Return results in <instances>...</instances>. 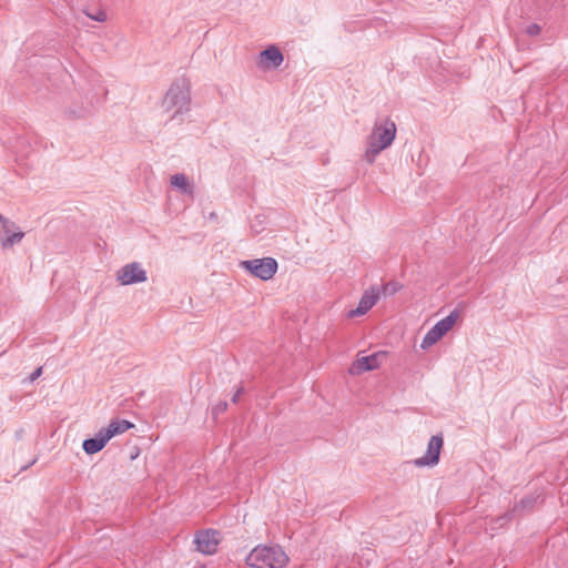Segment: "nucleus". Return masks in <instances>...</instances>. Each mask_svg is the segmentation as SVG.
Returning a JSON list of instances; mask_svg holds the SVG:
<instances>
[{
    "instance_id": "obj_2",
    "label": "nucleus",
    "mask_w": 568,
    "mask_h": 568,
    "mask_svg": "<svg viewBox=\"0 0 568 568\" xmlns=\"http://www.w3.org/2000/svg\"><path fill=\"white\" fill-rule=\"evenodd\" d=\"M288 557L281 546L257 545L245 558V564L252 568H283Z\"/></svg>"
},
{
    "instance_id": "obj_3",
    "label": "nucleus",
    "mask_w": 568,
    "mask_h": 568,
    "mask_svg": "<svg viewBox=\"0 0 568 568\" xmlns=\"http://www.w3.org/2000/svg\"><path fill=\"white\" fill-rule=\"evenodd\" d=\"M190 103V82L186 78H180L174 81L162 101V105L166 111L175 109L172 119L189 112Z\"/></svg>"
},
{
    "instance_id": "obj_13",
    "label": "nucleus",
    "mask_w": 568,
    "mask_h": 568,
    "mask_svg": "<svg viewBox=\"0 0 568 568\" xmlns=\"http://www.w3.org/2000/svg\"><path fill=\"white\" fill-rule=\"evenodd\" d=\"M109 443L108 437L100 429L94 437H90L83 440L82 449L87 455H94L101 452Z\"/></svg>"
},
{
    "instance_id": "obj_24",
    "label": "nucleus",
    "mask_w": 568,
    "mask_h": 568,
    "mask_svg": "<svg viewBox=\"0 0 568 568\" xmlns=\"http://www.w3.org/2000/svg\"><path fill=\"white\" fill-rule=\"evenodd\" d=\"M64 113H65L67 118H69V119H75V118H82L83 116L82 113H77L73 110H65Z\"/></svg>"
},
{
    "instance_id": "obj_21",
    "label": "nucleus",
    "mask_w": 568,
    "mask_h": 568,
    "mask_svg": "<svg viewBox=\"0 0 568 568\" xmlns=\"http://www.w3.org/2000/svg\"><path fill=\"white\" fill-rule=\"evenodd\" d=\"M87 16L98 22H103L106 20V13L103 10H98L94 14L87 13Z\"/></svg>"
},
{
    "instance_id": "obj_14",
    "label": "nucleus",
    "mask_w": 568,
    "mask_h": 568,
    "mask_svg": "<svg viewBox=\"0 0 568 568\" xmlns=\"http://www.w3.org/2000/svg\"><path fill=\"white\" fill-rule=\"evenodd\" d=\"M134 424L126 419H112L106 427H102L101 430L108 437L112 439L114 436L120 435L133 428Z\"/></svg>"
},
{
    "instance_id": "obj_17",
    "label": "nucleus",
    "mask_w": 568,
    "mask_h": 568,
    "mask_svg": "<svg viewBox=\"0 0 568 568\" xmlns=\"http://www.w3.org/2000/svg\"><path fill=\"white\" fill-rule=\"evenodd\" d=\"M384 295H394L403 288V285L398 282L390 281L383 285Z\"/></svg>"
},
{
    "instance_id": "obj_9",
    "label": "nucleus",
    "mask_w": 568,
    "mask_h": 568,
    "mask_svg": "<svg viewBox=\"0 0 568 568\" xmlns=\"http://www.w3.org/2000/svg\"><path fill=\"white\" fill-rule=\"evenodd\" d=\"M444 445V439L442 435H434L430 437L427 450L425 455L420 458H417L414 460V464L417 467H424V466H435L439 462L440 450Z\"/></svg>"
},
{
    "instance_id": "obj_20",
    "label": "nucleus",
    "mask_w": 568,
    "mask_h": 568,
    "mask_svg": "<svg viewBox=\"0 0 568 568\" xmlns=\"http://www.w3.org/2000/svg\"><path fill=\"white\" fill-rule=\"evenodd\" d=\"M227 406H229V405H227V402H225V400L217 403V404L213 407V409H212V414H213V416L216 418V417H217V415L223 414L224 412H226Z\"/></svg>"
},
{
    "instance_id": "obj_15",
    "label": "nucleus",
    "mask_w": 568,
    "mask_h": 568,
    "mask_svg": "<svg viewBox=\"0 0 568 568\" xmlns=\"http://www.w3.org/2000/svg\"><path fill=\"white\" fill-rule=\"evenodd\" d=\"M537 496L528 495L521 498L518 503H516L513 507V513H516L517 516H523L527 511H531L537 501Z\"/></svg>"
},
{
    "instance_id": "obj_1",
    "label": "nucleus",
    "mask_w": 568,
    "mask_h": 568,
    "mask_svg": "<svg viewBox=\"0 0 568 568\" xmlns=\"http://www.w3.org/2000/svg\"><path fill=\"white\" fill-rule=\"evenodd\" d=\"M396 136V124L386 119L382 122H375L371 134L367 136V149L364 159L373 164L376 156L385 149L392 145Z\"/></svg>"
},
{
    "instance_id": "obj_11",
    "label": "nucleus",
    "mask_w": 568,
    "mask_h": 568,
    "mask_svg": "<svg viewBox=\"0 0 568 568\" xmlns=\"http://www.w3.org/2000/svg\"><path fill=\"white\" fill-rule=\"evenodd\" d=\"M379 298V288L377 286H371L368 290H366L357 305L356 308L351 310L347 313V316L349 318L362 316L366 314L378 301Z\"/></svg>"
},
{
    "instance_id": "obj_7",
    "label": "nucleus",
    "mask_w": 568,
    "mask_h": 568,
    "mask_svg": "<svg viewBox=\"0 0 568 568\" xmlns=\"http://www.w3.org/2000/svg\"><path fill=\"white\" fill-rule=\"evenodd\" d=\"M148 280L145 270L138 262L125 264L116 272V281L121 285L143 283Z\"/></svg>"
},
{
    "instance_id": "obj_26",
    "label": "nucleus",
    "mask_w": 568,
    "mask_h": 568,
    "mask_svg": "<svg viewBox=\"0 0 568 568\" xmlns=\"http://www.w3.org/2000/svg\"><path fill=\"white\" fill-rule=\"evenodd\" d=\"M138 457V453H132L131 459H135Z\"/></svg>"
},
{
    "instance_id": "obj_25",
    "label": "nucleus",
    "mask_w": 568,
    "mask_h": 568,
    "mask_svg": "<svg viewBox=\"0 0 568 568\" xmlns=\"http://www.w3.org/2000/svg\"><path fill=\"white\" fill-rule=\"evenodd\" d=\"M36 462H37V458L32 459L29 464H27V465L22 466V467L20 468V471H23V470L28 469V468H29L30 466H32Z\"/></svg>"
},
{
    "instance_id": "obj_16",
    "label": "nucleus",
    "mask_w": 568,
    "mask_h": 568,
    "mask_svg": "<svg viewBox=\"0 0 568 568\" xmlns=\"http://www.w3.org/2000/svg\"><path fill=\"white\" fill-rule=\"evenodd\" d=\"M170 182H171L172 186L180 189L182 191V193H185V194L193 193V185H191L187 182L186 176L183 173H176V174L172 175Z\"/></svg>"
},
{
    "instance_id": "obj_5",
    "label": "nucleus",
    "mask_w": 568,
    "mask_h": 568,
    "mask_svg": "<svg viewBox=\"0 0 568 568\" xmlns=\"http://www.w3.org/2000/svg\"><path fill=\"white\" fill-rule=\"evenodd\" d=\"M458 311H452L446 317L438 321L424 336L420 347L426 349L436 344L454 326L458 318Z\"/></svg>"
},
{
    "instance_id": "obj_22",
    "label": "nucleus",
    "mask_w": 568,
    "mask_h": 568,
    "mask_svg": "<svg viewBox=\"0 0 568 568\" xmlns=\"http://www.w3.org/2000/svg\"><path fill=\"white\" fill-rule=\"evenodd\" d=\"M42 375V367L36 368L28 377L29 382L32 383Z\"/></svg>"
},
{
    "instance_id": "obj_6",
    "label": "nucleus",
    "mask_w": 568,
    "mask_h": 568,
    "mask_svg": "<svg viewBox=\"0 0 568 568\" xmlns=\"http://www.w3.org/2000/svg\"><path fill=\"white\" fill-rule=\"evenodd\" d=\"M220 535L221 532L219 530L212 528L199 530L194 536L196 550L203 555L216 554L221 542Z\"/></svg>"
},
{
    "instance_id": "obj_10",
    "label": "nucleus",
    "mask_w": 568,
    "mask_h": 568,
    "mask_svg": "<svg viewBox=\"0 0 568 568\" xmlns=\"http://www.w3.org/2000/svg\"><path fill=\"white\" fill-rule=\"evenodd\" d=\"M386 357V352H376L368 356L357 358L349 367V374L358 375L365 372L376 369L381 366L382 359Z\"/></svg>"
},
{
    "instance_id": "obj_18",
    "label": "nucleus",
    "mask_w": 568,
    "mask_h": 568,
    "mask_svg": "<svg viewBox=\"0 0 568 568\" xmlns=\"http://www.w3.org/2000/svg\"><path fill=\"white\" fill-rule=\"evenodd\" d=\"M515 517H517L516 513H513V508L501 516H498L495 521L499 524V526H504L505 524L511 521Z\"/></svg>"
},
{
    "instance_id": "obj_27",
    "label": "nucleus",
    "mask_w": 568,
    "mask_h": 568,
    "mask_svg": "<svg viewBox=\"0 0 568 568\" xmlns=\"http://www.w3.org/2000/svg\"><path fill=\"white\" fill-rule=\"evenodd\" d=\"M138 457V453H132L131 459H135Z\"/></svg>"
},
{
    "instance_id": "obj_4",
    "label": "nucleus",
    "mask_w": 568,
    "mask_h": 568,
    "mask_svg": "<svg viewBox=\"0 0 568 568\" xmlns=\"http://www.w3.org/2000/svg\"><path fill=\"white\" fill-rule=\"evenodd\" d=\"M240 266L262 281L271 280L277 272L278 264L273 257H262L254 260H246L240 263Z\"/></svg>"
},
{
    "instance_id": "obj_12",
    "label": "nucleus",
    "mask_w": 568,
    "mask_h": 568,
    "mask_svg": "<svg viewBox=\"0 0 568 568\" xmlns=\"http://www.w3.org/2000/svg\"><path fill=\"white\" fill-rule=\"evenodd\" d=\"M261 64L266 68L277 69L284 61L282 51L276 45H268L260 52Z\"/></svg>"
},
{
    "instance_id": "obj_19",
    "label": "nucleus",
    "mask_w": 568,
    "mask_h": 568,
    "mask_svg": "<svg viewBox=\"0 0 568 568\" xmlns=\"http://www.w3.org/2000/svg\"><path fill=\"white\" fill-rule=\"evenodd\" d=\"M525 32L530 37H536L541 32V27L538 23H530L526 27Z\"/></svg>"
},
{
    "instance_id": "obj_8",
    "label": "nucleus",
    "mask_w": 568,
    "mask_h": 568,
    "mask_svg": "<svg viewBox=\"0 0 568 568\" xmlns=\"http://www.w3.org/2000/svg\"><path fill=\"white\" fill-rule=\"evenodd\" d=\"M24 237V233L19 231L16 223L4 217L0 213V243L3 248H10Z\"/></svg>"
},
{
    "instance_id": "obj_23",
    "label": "nucleus",
    "mask_w": 568,
    "mask_h": 568,
    "mask_svg": "<svg viewBox=\"0 0 568 568\" xmlns=\"http://www.w3.org/2000/svg\"><path fill=\"white\" fill-rule=\"evenodd\" d=\"M245 389L243 386L239 387L235 394L232 396L231 400L232 403L236 404L240 399V396L244 394Z\"/></svg>"
}]
</instances>
